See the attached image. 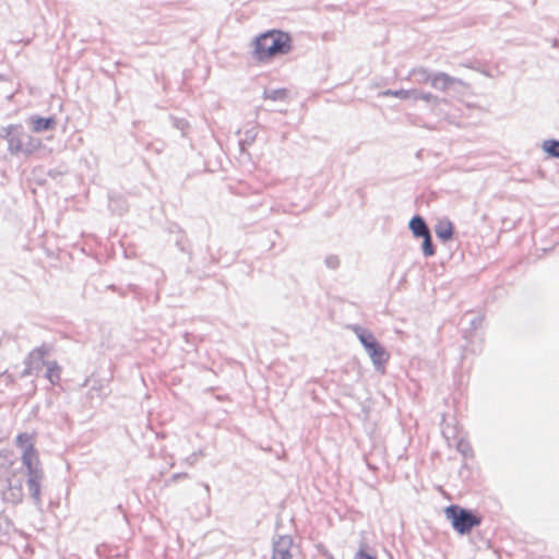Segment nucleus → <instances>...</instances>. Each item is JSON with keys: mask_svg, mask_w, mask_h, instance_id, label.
I'll use <instances>...</instances> for the list:
<instances>
[{"mask_svg": "<svg viewBox=\"0 0 559 559\" xmlns=\"http://www.w3.org/2000/svg\"><path fill=\"white\" fill-rule=\"evenodd\" d=\"M16 445L22 451V464L26 468V486L36 507L41 506V483L44 471L40 466L37 451L34 448L32 436L20 433L15 439Z\"/></svg>", "mask_w": 559, "mask_h": 559, "instance_id": "nucleus-1", "label": "nucleus"}, {"mask_svg": "<svg viewBox=\"0 0 559 559\" xmlns=\"http://www.w3.org/2000/svg\"><path fill=\"white\" fill-rule=\"evenodd\" d=\"M253 56L259 61L269 60L290 51V37L281 31H267L253 40Z\"/></svg>", "mask_w": 559, "mask_h": 559, "instance_id": "nucleus-2", "label": "nucleus"}, {"mask_svg": "<svg viewBox=\"0 0 559 559\" xmlns=\"http://www.w3.org/2000/svg\"><path fill=\"white\" fill-rule=\"evenodd\" d=\"M350 330L361 343L376 371L384 373L385 365L390 359L388 350L377 342L374 335L368 329L354 324L350 325Z\"/></svg>", "mask_w": 559, "mask_h": 559, "instance_id": "nucleus-3", "label": "nucleus"}, {"mask_svg": "<svg viewBox=\"0 0 559 559\" xmlns=\"http://www.w3.org/2000/svg\"><path fill=\"white\" fill-rule=\"evenodd\" d=\"M445 518L451 522L453 528L461 535L468 534L475 526L480 525L481 519L471 510L459 506H449L444 510Z\"/></svg>", "mask_w": 559, "mask_h": 559, "instance_id": "nucleus-4", "label": "nucleus"}, {"mask_svg": "<svg viewBox=\"0 0 559 559\" xmlns=\"http://www.w3.org/2000/svg\"><path fill=\"white\" fill-rule=\"evenodd\" d=\"M383 96H393L401 99L424 100L430 105L432 110L438 109L441 105L448 104L447 98H441L430 92L420 90H386L382 93Z\"/></svg>", "mask_w": 559, "mask_h": 559, "instance_id": "nucleus-5", "label": "nucleus"}, {"mask_svg": "<svg viewBox=\"0 0 559 559\" xmlns=\"http://www.w3.org/2000/svg\"><path fill=\"white\" fill-rule=\"evenodd\" d=\"M431 86L440 92L459 94L466 87V84L461 79L445 72H437L432 74Z\"/></svg>", "mask_w": 559, "mask_h": 559, "instance_id": "nucleus-6", "label": "nucleus"}, {"mask_svg": "<svg viewBox=\"0 0 559 559\" xmlns=\"http://www.w3.org/2000/svg\"><path fill=\"white\" fill-rule=\"evenodd\" d=\"M9 150L11 153H27L31 151V136L21 127L11 126L7 131Z\"/></svg>", "mask_w": 559, "mask_h": 559, "instance_id": "nucleus-7", "label": "nucleus"}, {"mask_svg": "<svg viewBox=\"0 0 559 559\" xmlns=\"http://www.w3.org/2000/svg\"><path fill=\"white\" fill-rule=\"evenodd\" d=\"M297 551L290 535H278L272 542L271 559H293Z\"/></svg>", "mask_w": 559, "mask_h": 559, "instance_id": "nucleus-8", "label": "nucleus"}, {"mask_svg": "<svg viewBox=\"0 0 559 559\" xmlns=\"http://www.w3.org/2000/svg\"><path fill=\"white\" fill-rule=\"evenodd\" d=\"M47 355L48 348L45 346L34 349L25 360V369L22 372V377L31 376L46 367L48 361L45 360V357Z\"/></svg>", "mask_w": 559, "mask_h": 559, "instance_id": "nucleus-9", "label": "nucleus"}, {"mask_svg": "<svg viewBox=\"0 0 559 559\" xmlns=\"http://www.w3.org/2000/svg\"><path fill=\"white\" fill-rule=\"evenodd\" d=\"M409 228L416 237H424L430 234L427 224L420 216H415L411 219Z\"/></svg>", "mask_w": 559, "mask_h": 559, "instance_id": "nucleus-10", "label": "nucleus"}, {"mask_svg": "<svg viewBox=\"0 0 559 559\" xmlns=\"http://www.w3.org/2000/svg\"><path fill=\"white\" fill-rule=\"evenodd\" d=\"M4 500L11 502L13 504H17L23 500V490L22 486L19 485H10L7 492L4 493Z\"/></svg>", "mask_w": 559, "mask_h": 559, "instance_id": "nucleus-11", "label": "nucleus"}, {"mask_svg": "<svg viewBox=\"0 0 559 559\" xmlns=\"http://www.w3.org/2000/svg\"><path fill=\"white\" fill-rule=\"evenodd\" d=\"M436 235L443 241L452 238L453 226L450 222H440L436 225Z\"/></svg>", "mask_w": 559, "mask_h": 559, "instance_id": "nucleus-12", "label": "nucleus"}, {"mask_svg": "<svg viewBox=\"0 0 559 559\" xmlns=\"http://www.w3.org/2000/svg\"><path fill=\"white\" fill-rule=\"evenodd\" d=\"M55 123L56 122L53 118L37 117L32 119L33 130L35 132H43L49 130L55 126Z\"/></svg>", "mask_w": 559, "mask_h": 559, "instance_id": "nucleus-13", "label": "nucleus"}, {"mask_svg": "<svg viewBox=\"0 0 559 559\" xmlns=\"http://www.w3.org/2000/svg\"><path fill=\"white\" fill-rule=\"evenodd\" d=\"M46 368V378L49 380V382L51 384L58 383L60 380L61 369L57 361H48Z\"/></svg>", "mask_w": 559, "mask_h": 559, "instance_id": "nucleus-14", "label": "nucleus"}, {"mask_svg": "<svg viewBox=\"0 0 559 559\" xmlns=\"http://www.w3.org/2000/svg\"><path fill=\"white\" fill-rule=\"evenodd\" d=\"M287 94L288 92L286 88L264 90L263 98L273 102H282L287 98Z\"/></svg>", "mask_w": 559, "mask_h": 559, "instance_id": "nucleus-15", "label": "nucleus"}, {"mask_svg": "<svg viewBox=\"0 0 559 559\" xmlns=\"http://www.w3.org/2000/svg\"><path fill=\"white\" fill-rule=\"evenodd\" d=\"M543 150L552 157H559V141H557V140L544 141Z\"/></svg>", "mask_w": 559, "mask_h": 559, "instance_id": "nucleus-16", "label": "nucleus"}, {"mask_svg": "<svg viewBox=\"0 0 559 559\" xmlns=\"http://www.w3.org/2000/svg\"><path fill=\"white\" fill-rule=\"evenodd\" d=\"M424 238V241H423V253L426 255V257H431L435 254V248L432 246V241H431V236L430 234L426 235L423 237Z\"/></svg>", "mask_w": 559, "mask_h": 559, "instance_id": "nucleus-17", "label": "nucleus"}, {"mask_svg": "<svg viewBox=\"0 0 559 559\" xmlns=\"http://www.w3.org/2000/svg\"><path fill=\"white\" fill-rule=\"evenodd\" d=\"M413 74L418 76V82L429 83L431 85V78L433 73H429L426 69H417L413 71Z\"/></svg>", "mask_w": 559, "mask_h": 559, "instance_id": "nucleus-18", "label": "nucleus"}, {"mask_svg": "<svg viewBox=\"0 0 559 559\" xmlns=\"http://www.w3.org/2000/svg\"><path fill=\"white\" fill-rule=\"evenodd\" d=\"M365 548H366L365 545L360 546V548L356 552L354 559H376L374 556L367 554Z\"/></svg>", "mask_w": 559, "mask_h": 559, "instance_id": "nucleus-19", "label": "nucleus"}, {"mask_svg": "<svg viewBox=\"0 0 559 559\" xmlns=\"http://www.w3.org/2000/svg\"><path fill=\"white\" fill-rule=\"evenodd\" d=\"M12 382V377L8 372L0 373V391L2 390V385L8 386Z\"/></svg>", "mask_w": 559, "mask_h": 559, "instance_id": "nucleus-20", "label": "nucleus"}, {"mask_svg": "<svg viewBox=\"0 0 559 559\" xmlns=\"http://www.w3.org/2000/svg\"><path fill=\"white\" fill-rule=\"evenodd\" d=\"M325 264L330 269H336L340 264L338 258L336 255H330L325 259Z\"/></svg>", "mask_w": 559, "mask_h": 559, "instance_id": "nucleus-21", "label": "nucleus"}, {"mask_svg": "<svg viewBox=\"0 0 559 559\" xmlns=\"http://www.w3.org/2000/svg\"><path fill=\"white\" fill-rule=\"evenodd\" d=\"M457 450L462 452L464 455H467V453L471 451V448L467 443L460 441L457 443Z\"/></svg>", "mask_w": 559, "mask_h": 559, "instance_id": "nucleus-22", "label": "nucleus"}, {"mask_svg": "<svg viewBox=\"0 0 559 559\" xmlns=\"http://www.w3.org/2000/svg\"><path fill=\"white\" fill-rule=\"evenodd\" d=\"M480 322H481V319H480V318H476V319L472 320V324H473V325H475V326H476L477 324H480Z\"/></svg>", "mask_w": 559, "mask_h": 559, "instance_id": "nucleus-23", "label": "nucleus"}, {"mask_svg": "<svg viewBox=\"0 0 559 559\" xmlns=\"http://www.w3.org/2000/svg\"><path fill=\"white\" fill-rule=\"evenodd\" d=\"M195 456H197V454L194 453V454H192V455H191V457L189 459V462H190L191 464H193V462H194V460H195Z\"/></svg>", "mask_w": 559, "mask_h": 559, "instance_id": "nucleus-24", "label": "nucleus"}, {"mask_svg": "<svg viewBox=\"0 0 559 559\" xmlns=\"http://www.w3.org/2000/svg\"><path fill=\"white\" fill-rule=\"evenodd\" d=\"M185 124H186L185 122H180L177 127L180 128V129H183Z\"/></svg>", "mask_w": 559, "mask_h": 559, "instance_id": "nucleus-25", "label": "nucleus"}, {"mask_svg": "<svg viewBox=\"0 0 559 559\" xmlns=\"http://www.w3.org/2000/svg\"><path fill=\"white\" fill-rule=\"evenodd\" d=\"M182 476H187V475L186 474H178L175 477L177 478V477H182Z\"/></svg>", "mask_w": 559, "mask_h": 559, "instance_id": "nucleus-26", "label": "nucleus"}]
</instances>
